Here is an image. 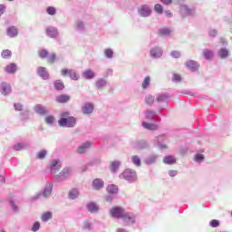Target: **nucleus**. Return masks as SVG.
Here are the masks:
<instances>
[{"label": "nucleus", "mask_w": 232, "mask_h": 232, "mask_svg": "<svg viewBox=\"0 0 232 232\" xmlns=\"http://www.w3.org/2000/svg\"><path fill=\"white\" fill-rule=\"evenodd\" d=\"M60 128H75L77 126V118L70 116V111H63L58 120Z\"/></svg>", "instance_id": "1"}, {"label": "nucleus", "mask_w": 232, "mask_h": 232, "mask_svg": "<svg viewBox=\"0 0 232 232\" xmlns=\"http://www.w3.org/2000/svg\"><path fill=\"white\" fill-rule=\"evenodd\" d=\"M179 5V12L182 17H195V14L197 12V5H183L182 0H178Z\"/></svg>", "instance_id": "2"}, {"label": "nucleus", "mask_w": 232, "mask_h": 232, "mask_svg": "<svg viewBox=\"0 0 232 232\" xmlns=\"http://www.w3.org/2000/svg\"><path fill=\"white\" fill-rule=\"evenodd\" d=\"M70 175H72V168L65 167L59 174L53 176V180L56 183L64 182L65 180H68V179H70Z\"/></svg>", "instance_id": "3"}, {"label": "nucleus", "mask_w": 232, "mask_h": 232, "mask_svg": "<svg viewBox=\"0 0 232 232\" xmlns=\"http://www.w3.org/2000/svg\"><path fill=\"white\" fill-rule=\"evenodd\" d=\"M121 220L124 226H135V224H137V215H135L133 212L125 211V213L123 214V218H121Z\"/></svg>", "instance_id": "4"}, {"label": "nucleus", "mask_w": 232, "mask_h": 232, "mask_svg": "<svg viewBox=\"0 0 232 232\" xmlns=\"http://www.w3.org/2000/svg\"><path fill=\"white\" fill-rule=\"evenodd\" d=\"M126 210L122 207L115 206L109 210V214L112 218L116 220H122Z\"/></svg>", "instance_id": "5"}, {"label": "nucleus", "mask_w": 232, "mask_h": 232, "mask_svg": "<svg viewBox=\"0 0 232 232\" xmlns=\"http://www.w3.org/2000/svg\"><path fill=\"white\" fill-rule=\"evenodd\" d=\"M121 177L130 182V184H133V182H137V172L131 169H126L122 173Z\"/></svg>", "instance_id": "6"}, {"label": "nucleus", "mask_w": 232, "mask_h": 232, "mask_svg": "<svg viewBox=\"0 0 232 232\" xmlns=\"http://www.w3.org/2000/svg\"><path fill=\"white\" fill-rule=\"evenodd\" d=\"M137 12L140 17H151V14H153V10L151 9V6H150L147 4H143L140 5L137 9Z\"/></svg>", "instance_id": "7"}, {"label": "nucleus", "mask_w": 232, "mask_h": 232, "mask_svg": "<svg viewBox=\"0 0 232 232\" xmlns=\"http://www.w3.org/2000/svg\"><path fill=\"white\" fill-rule=\"evenodd\" d=\"M145 115V119H147V121H151L152 122H154L155 124H160V116L159 115V113H157V111H153V110H147L144 112Z\"/></svg>", "instance_id": "8"}, {"label": "nucleus", "mask_w": 232, "mask_h": 232, "mask_svg": "<svg viewBox=\"0 0 232 232\" xmlns=\"http://www.w3.org/2000/svg\"><path fill=\"white\" fill-rule=\"evenodd\" d=\"M61 75L63 77H66L68 75L72 81H79L81 79V75L75 72L73 69H63L61 71Z\"/></svg>", "instance_id": "9"}, {"label": "nucleus", "mask_w": 232, "mask_h": 232, "mask_svg": "<svg viewBox=\"0 0 232 232\" xmlns=\"http://www.w3.org/2000/svg\"><path fill=\"white\" fill-rule=\"evenodd\" d=\"M163 53H164V51L162 50V47L159 45H155L151 47L150 50V57L151 59H160Z\"/></svg>", "instance_id": "10"}, {"label": "nucleus", "mask_w": 232, "mask_h": 232, "mask_svg": "<svg viewBox=\"0 0 232 232\" xmlns=\"http://www.w3.org/2000/svg\"><path fill=\"white\" fill-rule=\"evenodd\" d=\"M53 191V183L47 182L41 193L44 198H50L52 197V193Z\"/></svg>", "instance_id": "11"}, {"label": "nucleus", "mask_w": 232, "mask_h": 232, "mask_svg": "<svg viewBox=\"0 0 232 232\" xmlns=\"http://www.w3.org/2000/svg\"><path fill=\"white\" fill-rule=\"evenodd\" d=\"M34 111L36 112L37 115H40L41 117H46L50 113V111H48V108L43 104H36L34 107Z\"/></svg>", "instance_id": "12"}, {"label": "nucleus", "mask_w": 232, "mask_h": 232, "mask_svg": "<svg viewBox=\"0 0 232 232\" xmlns=\"http://www.w3.org/2000/svg\"><path fill=\"white\" fill-rule=\"evenodd\" d=\"M0 93H2L4 97L10 95L12 93V85L7 82H2L0 83Z\"/></svg>", "instance_id": "13"}, {"label": "nucleus", "mask_w": 232, "mask_h": 232, "mask_svg": "<svg viewBox=\"0 0 232 232\" xmlns=\"http://www.w3.org/2000/svg\"><path fill=\"white\" fill-rule=\"evenodd\" d=\"M36 74L38 77L42 78L43 81H48L50 80V72H48V70H46V67H37L36 68Z\"/></svg>", "instance_id": "14"}, {"label": "nucleus", "mask_w": 232, "mask_h": 232, "mask_svg": "<svg viewBox=\"0 0 232 232\" xmlns=\"http://www.w3.org/2000/svg\"><path fill=\"white\" fill-rule=\"evenodd\" d=\"M185 66L189 72H198V69L200 68V63L195 60H188L185 63Z\"/></svg>", "instance_id": "15"}, {"label": "nucleus", "mask_w": 232, "mask_h": 232, "mask_svg": "<svg viewBox=\"0 0 232 232\" xmlns=\"http://www.w3.org/2000/svg\"><path fill=\"white\" fill-rule=\"evenodd\" d=\"M92 141H85L83 143H82L78 148H77V153L79 155H84V153L88 152V150H90V148H92Z\"/></svg>", "instance_id": "16"}, {"label": "nucleus", "mask_w": 232, "mask_h": 232, "mask_svg": "<svg viewBox=\"0 0 232 232\" xmlns=\"http://www.w3.org/2000/svg\"><path fill=\"white\" fill-rule=\"evenodd\" d=\"M45 34L51 39H57V37H59V29H57V27L49 26L45 29Z\"/></svg>", "instance_id": "17"}, {"label": "nucleus", "mask_w": 232, "mask_h": 232, "mask_svg": "<svg viewBox=\"0 0 232 232\" xmlns=\"http://www.w3.org/2000/svg\"><path fill=\"white\" fill-rule=\"evenodd\" d=\"M92 188L94 191H101L104 188V179L96 178L92 182Z\"/></svg>", "instance_id": "18"}, {"label": "nucleus", "mask_w": 232, "mask_h": 232, "mask_svg": "<svg viewBox=\"0 0 232 232\" xmlns=\"http://www.w3.org/2000/svg\"><path fill=\"white\" fill-rule=\"evenodd\" d=\"M94 110L95 106L92 102H85L82 107V112L83 113V115H92Z\"/></svg>", "instance_id": "19"}, {"label": "nucleus", "mask_w": 232, "mask_h": 232, "mask_svg": "<svg viewBox=\"0 0 232 232\" xmlns=\"http://www.w3.org/2000/svg\"><path fill=\"white\" fill-rule=\"evenodd\" d=\"M60 160H53L50 166H49V170L52 175H55L57 171L61 169V164H59Z\"/></svg>", "instance_id": "20"}, {"label": "nucleus", "mask_w": 232, "mask_h": 232, "mask_svg": "<svg viewBox=\"0 0 232 232\" xmlns=\"http://www.w3.org/2000/svg\"><path fill=\"white\" fill-rule=\"evenodd\" d=\"M135 150H148L150 148V142L145 140H140L134 142Z\"/></svg>", "instance_id": "21"}, {"label": "nucleus", "mask_w": 232, "mask_h": 232, "mask_svg": "<svg viewBox=\"0 0 232 232\" xmlns=\"http://www.w3.org/2000/svg\"><path fill=\"white\" fill-rule=\"evenodd\" d=\"M74 28L78 34H86V25L82 20H77L75 22Z\"/></svg>", "instance_id": "22"}, {"label": "nucleus", "mask_w": 232, "mask_h": 232, "mask_svg": "<svg viewBox=\"0 0 232 232\" xmlns=\"http://www.w3.org/2000/svg\"><path fill=\"white\" fill-rule=\"evenodd\" d=\"M6 35H7V37L14 39V38L17 37V35H19V30L17 29V27L14 26V25L9 26L6 29Z\"/></svg>", "instance_id": "23"}, {"label": "nucleus", "mask_w": 232, "mask_h": 232, "mask_svg": "<svg viewBox=\"0 0 232 232\" xmlns=\"http://www.w3.org/2000/svg\"><path fill=\"white\" fill-rule=\"evenodd\" d=\"M217 55L219 59H227V57H229L231 55V53H229V49L226 48V47H221L218 52H217Z\"/></svg>", "instance_id": "24"}, {"label": "nucleus", "mask_w": 232, "mask_h": 232, "mask_svg": "<svg viewBox=\"0 0 232 232\" xmlns=\"http://www.w3.org/2000/svg\"><path fill=\"white\" fill-rule=\"evenodd\" d=\"M5 73H8L9 75H14L17 72V63H11L7 64L5 67Z\"/></svg>", "instance_id": "25"}, {"label": "nucleus", "mask_w": 232, "mask_h": 232, "mask_svg": "<svg viewBox=\"0 0 232 232\" xmlns=\"http://www.w3.org/2000/svg\"><path fill=\"white\" fill-rule=\"evenodd\" d=\"M28 148H30V144L26 141L18 142L13 146L14 151H23V150H28Z\"/></svg>", "instance_id": "26"}, {"label": "nucleus", "mask_w": 232, "mask_h": 232, "mask_svg": "<svg viewBox=\"0 0 232 232\" xmlns=\"http://www.w3.org/2000/svg\"><path fill=\"white\" fill-rule=\"evenodd\" d=\"M95 72H93V70L92 69H86L82 73V77H83V79H86V81H92V79H95Z\"/></svg>", "instance_id": "27"}, {"label": "nucleus", "mask_w": 232, "mask_h": 232, "mask_svg": "<svg viewBox=\"0 0 232 232\" xmlns=\"http://www.w3.org/2000/svg\"><path fill=\"white\" fill-rule=\"evenodd\" d=\"M81 196V192L79 188H73L68 192V198L69 200H77V198Z\"/></svg>", "instance_id": "28"}, {"label": "nucleus", "mask_w": 232, "mask_h": 232, "mask_svg": "<svg viewBox=\"0 0 232 232\" xmlns=\"http://www.w3.org/2000/svg\"><path fill=\"white\" fill-rule=\"evenodd\" d=\"M159 159V155L157 154H151L144 159V163L147 166H153L157 162V160Z\"/></svg>", "instance_id": "29"}, {"label": "nucleus", "mask_w": 232, "mask_h": 232, "mask_svg": "<svg viewBox=\"0 0 232 232\" xmlns=\"http://www.w3.org/2000/svg\"><path fill=\"white\" fill-rule=\"evenodd\" d=\"M142 128L145 130H149L150 131H156V130H159V123H150L147 121H143L141 123Z\"/></svg>", "instance_id": "30"}, {"label": "nucleus", "mask_w": 232, "mask_h": 232, "mask_svg": "<svg viewBox=\"0 0 232 232\" xmlns=\"http://www.w3.org/2000/svg\"><path fill=\"white\" fill-rule=\"evenodd\" d=\"M87 209L89 213H99L100 207L97 203L91 201L87 203Z\"/></svg>", "instance_id": "31"}, {"label": "nucleus", "mask_w": 232, "mask_h": 232, "mask_svg": "<svg viewBox=\"0 0 232 232\" xmlns=\"http://www.w3.org/2000/svg\"><path fill=\"white\" fill-rule=\"evenodd\" d=\"M169 101V94L160 93L156 95V102H168Z\"/></svg>", "instance_id": "32"}, {"label": "nucleus", "mask_w": 232, "mask_h": 232, "mask_svg": "<svg viewBox=\"0 0 232 232\" xmlns=\"http://www.w3.org/2000/svg\"><path fill=\"white\" fill-rule=\"evenodd\" d=\"M106 191L109 193V195H117V193H119V187H117L115 184L108 185Z\"/></svg>", "instance_id": "33"}, {"label": "nucleus", "mask_w": 232, "mask_h": 232, "mask_svg": "<svg viewBox=\"0 0 232 232\" xmlns=\"http://www.w3.org/2000/svg\"><path fill=\"white\" fill-rule=\"evenodd\" d=\"M107 84H108V80H106L104 78H99L95 82V86H96L97 90H102V88H104V86H107Z\"/></svg>", "instance_id": "34"}, {"label": "nucleus", "mask_w": 232, "mask_h": 232, "mask_svg": "<svg viewBox=\"0 0 232 232\" xmlns=\"http://www.w3.org/2000/svg\"><path fill=\"white\" fill-rule=\"evenodd\" d=\"M53 88L56 92H63L64 90V82L62 80H56L53 82Z\"/></svg>", "instance_id": "35"}, {"label": "nucleus", "mask_w": 232, "mask_h": 232, "mask_svg": "<svg viewBox=\"0 0 232 232\" xmlns=\"http://www.w3.org/2000/svg\"><path fill=\"white\" fill-rule=\"evenodd\" d=\"M163 162H164V164L172 166V164H175L177 162V159L171 155H167L164 157Z\"/></svg>", "instance_id": "36"}, {"label": "nucleus", "mask_w": 232, "mask_h": 232, "mask_svg": "<svg viewBox=\"0 0 232 232\" xmlns=\"http://www.w3.org/2000/svg\"><path fill=\"white\" fill-rule=\"evenodd\" d=\"M158 34L161 37H169V35H171V29L169 27H163L159 29Z\"/></svg>", "instance_id": "37"}, {"label": "nucleus", "mask_w": 232, "mask_h": 232, "mask_svg": "<svg viewBox=\"0 0 232 232\" xmlns=\"http://www.w3.org/2000/svg\"><path fill=\"white\" fill-rule=\"evenodd\" d=\"M119 168H121V161H112L110 166L111 173H116L117 171H119Z\"/></svg>", "instance_id": "38"}, {"label": "nucleus", "mask_w": 232, "mask_h": 232, "mask_svg": "<svg viewBox=\"0 0 232 232\" xmlns=\"http://www.w3.org/2000/svg\"><path fill=\"white\" fill-rule=\"evenodd\" d=\"M70 101V96L68 94H60L56 97V102L60 104H64Z\"/></svg>", "instance_id": "39"}, {"label": "nucleus", "mask_w": 232, "mask_h": 232, "mask_svg": "<svg viewBox=\"0 0 232 232\" xmlns=\"http://www.w3.org/2000/svg\"><path fill=\"white\" fill-rule=\"evenodd\" d=\"M52 218H53V213H52V211L44 212L41 216L42 222H48L49 220H52Z\"/></svg>", "instance_id": "40"}, {"label": "nucleus", "mask_w": 232, "mask_h": 232, "mask_svg": "<svg viewBox=\"0 0 232 232\" xmlns=\"http://www.w3.org/2000/svg\"><path fill=\"white\" fill-rule=\"evenodd\" d=\"M213 51L209 49H205L203 51V57L206 59V61H211V59H213Z\"/></svg>", "instance_id": "41"}, {"label": "nucleus", "mask_w": 232, "mask_h": 232, "mask_svg": "<svg viewBox=\"0 0 232 232\" xmlns=\"http://www.w3.org/2000/svg\"><path fill=\"white\" fill-rule=\"evenodd\" d=\"M101 162H102L101 158H94L87 163V166L88 167L95 166L97 168V167L101 166Z\"/></svg>", "instance_id": "42"}, {"label": "nucleus", "mask_w": 232, "mask_h": 232, "mask_svg": "<svg viewBox=\"0 0 232 232\" xmlns=\"http://www.w3.org/2000/svg\"><path fill=\"white\" fill-rule=\"evenodd\" d=\"M150 84H151V78L150 76H146L141 84L142 90H148V88H150Z\"/></svg>", "instance_id": "43"}, {"label": "nucleus", "mask_w": 232, "mask_h": 232, "mask_svg": "<svg viewBox=\"0 0 232 232\" xmlns=\"http://www.w3.org/2000/svg\"><path fill=\"white\" fill-rule=\"evenodd\" d=\"M154 102H155V97H153V95L147 94L145 96V104H147L148 106H152Z\"/></svg>", "instance_id": "44"}, {"label": "nucleus", "mask_w": 232, "mask_h": 232, "mask_svg": "<svg viewBox=\"0 0 232 232\" xmlns=\"http://www.w3.org/2000/svg\"><path fill=\"white\" fill-rule=\"evenodd\" d=\"M82 229L83 231H92V221L90 219L83 221Z\"/></svg>", "instance_id": "45"}, {"label": "nucleus", "mask_w": 232, "mask_h": 232, "mask_svg": "<svg viewBox=\"0 0 232 232\" xmlns=\"http://www.w3.org/2000/svg\"><path fill=\"white\" fill-rule=\"evenodd\" d=\"M20 117L22 121H28L30 119V111H22V112H20Z\"/></svg>", "instance_id": "46"}, {"label": "nucleus", "mask_w": 232, "mask_h": 232, "mask_svg": "<svg viewBox=\"0 0 232 232\" xmlns=\"http://www.w3.org/2000/svg\"><path fill=\"white\" fill-rule=\"evenodd\" d=\"M46 155H48V150H42L37 153L36 159H39V160H43L46 158Z\"/></svg>", "instance_id": "47"}, {"label": "nucleus", "mask_w": 232, "mask_h": 232, "mask_svg": "<svg viewBox=\"0 0 232 232\" xmlns=\"http://www.w3.org/2000/svg\"><path fill=\"white\" fill-rule=\"evenodd\" d=\"M1 57L3 59H10V57H12V51L8 49L3 50L1 53Z\"/></svg>", "instance_id": "48"}, {"label": "nucleus", "mask_w": 232, "mask_h": 232, "mask_svg": "<svg viewBox=\"0 0 232 232\" xmlns=\"http://www.w3.org/2000/svg\"><path fill=\"white\" fill-rule=\"evenodd\" d=\"M46 14L48 15H55L57 14V8H55L54 6H47Z\"/></svg>", "instance_id": "49"}, {"label": "nucleus", "mask_w": 232, "mask_h": 232, "mask_svg": "<svg viewBox=\"0 0 232 232\" xmlns=\"http://www.w3.org/2000/svg\"><path fill=\"white\" fill-rule=\"evenodd\" d=\"M131 162L134 164V166H140L141 160L140 158L138 155H134L131 157Z\"/></svg>", "instance_id": "50"}, {"label": "nucleus", "mask_w": 232, "mask_h": 232, "mask_svg": "<svg viewBox=\"0 0 232 232\" xmlns=\"http://www.w3.org/2000/svg\"><path fill=\"white\" fill-rule=\"evenodd\" d=\"M53 122H55V117H53V115H48L45 117V123L48 126H52V124H53Z\"/></svg>", "instance_id": "51"}, {"label": "nucleus", "mask_w": 232, "mask_h": 232, "mask_svg": "<svg viewBox=\"0 0 232 232\" xmlns=\"http://www.w3.org/2000/svg\"><path fill=\"white\" fill-rule=\"evenodd\" d=\"M104 55L107 59H113V50L112 49H105Z\"/></svg>", "instance_id": "52"}, {"label": "nucleus", "mask_w": 232, "mask_h": 232, "mask_svg": "<svg viewBox=\"0 0 232 232\" xmlns=\"http://www.w3.org/2000/svg\"><path fill=\"white\" fill-rule=\"evenodd\" d=\"M164 140H166V135L164 134L160 135L154 139V141L156 142V144H160V143L162 144Z\"/></svg>", "instance_id": "53"}, {"label": "nucleus", "mask_w": 232, "mask_h": 232, "mask_svg": "<svg viewBox=\"0 0 232 232\" xmlns=\"http://www.w3.org/2000/svg\"><path fill=\"white\" fill-rule=\"evenodd\" d=\"M154 10L156 14H164V7H162V5L156 4L154 6Z\"/></svg>", "instance_id": "54"}, {"label": "nucleus", "mask_w": 232, "mask_h": 232, "mask_svg": "<svg viewBox=\"0 0 232 232\" xmlns=\"http://www.w3.org/2000/svg\"><path fill=\"white\" fill-rule=\"evenodd\" d=\"M39 229H41V223L39 221H35L32 226L31 231L37 232Z\"/></svg>", "instance_id": "55"}, {"label": "nucleus", "mask_w": 232, "mask_h": 232, "mask_svg": "<svg viewBox=\"0 0 232 232\" xmlns=\"http://www.w3.org/2000/svg\"><path fill=\"white\" fill-rule=\"evenodd\" d=\"M204 159H205L204 155L200 154V153H197L194 157L195 162H198V163L202 162V160H204Z\"/></svg>", "instance_id": "56"}, {"label": "nucleus", "mask_w": 232, "mask_h": 232, "mask_svg": "<svg viewBox=\"0 0 232 232\" xmlns=\"http://www.w3.org/2000/svg\"><path fill=\"white\" fill-rule=\"evenodd\" d=\"M14 108L15 111H23L24 110V105L23 103H14Z\"/></svg>", "instance_id": "57"}, {"label": "nucleus", "mask_w": 232, "mask_h": 232, "mask_svg": "<svg viewBox=\"0 0 232 232\" xmlns=\"http://www.w3.org/2000/svg\"><path fill=\"white\" fill-rule=\"evenodd\" d=\"M39 57L41 58V59H46V57H48V55H49V53H48V52L46 51V49H43V50H41V51H39Z\"/></svg>", "instance_id": "58"}, {"label": "nucleus", "mask_w": 232, "mask_h": 232, "mask_svg": "<svg viewBox=\"0 0 232 232\" xmlns=\"http://www.w3.org/2000/svg\"><path fill=\"white\" fill-rule=\"evenodd\" d=\"M9 204H10L11 209H12V211H14V213H19V207H17V205H15V203L13 200H11Z\"/></svg>", "instance_id": "59"}, {"label": "nucleus", "mask_w": 232, "mask_h": 232, "mask_svg": "<svg viewBox=\"0 0 232 232\" xmlns=\"http://www.w3.org/2000/svg\"><path fill=\"white\" fill-rule=\"evenodd\" d=\"M209 226H210V227H218V226H220V221L218 219H212L209 222Z\"/></svg>", "instance_id": "60"}, {"label": "nucleus", "mask_w": 232, "mask_h": 232, "mask_svg": "<svg viewBox=\"0 0 232 232\" xmlns=\"http://www.w3.org/2000/svg\"><path fill=\"white\" fill-rule=\"evenodd\" d=\"M55 59H57V55L55 53H52L51 55L47 56L48 63H55Z\"/></svg>", "instance_id": "61"}, {"label": "nucleus", "mask_w": 232, "mask_h": 232, "mask_svg": "<svg viewBox=\"0 0 232 232\" xmlns=\"http://www.w3.org/2000/svg\"><path fill=\"white\" fill-rule=\"evenodd\" d=\"M43 197V194H41V192L35 194L34 196H33L30 200L31 202H36V200H39V198H41Z\"/></svg>", "instance_id": "62"}, {"label": "nucleus", "mask_w": 232, "mask_h": 232, "mask_svg": "<svg viewBox=\"0 0 232 232\" xmlns=\"http://www.w3.org/2000/svg\"><path fill=\"white\" fill-rule=\"evenodd\" d=\"M170 55L173 57V59H180V52L179 51H172Z\"/></svg>", "instance_id": "63"}, {"label": "nucleus", "mask_w": 232, "mask_h": 232, "mask_svg": "<svg viewBox=\"0 0 232 232\" xmlns=\"http://www.w3.org/2000/svg\"><path fill=\"white\" fill-rule=\"evenodd\" d=\"M218 31L217 29H209L208 31V35L209 37H215L216 35H218Z\"/></svg>", "instance_id": "64"}]
</instances>
